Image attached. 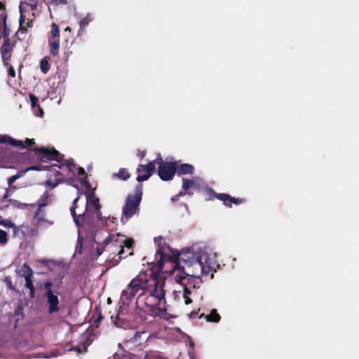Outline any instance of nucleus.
Here are the masks:
<instances>
[{"mask_svg": "<svg viewBox=\"0 0 359 359\" xmlns=\"http://www.w3.org/2000/svg\"><path fill=\"white\" fill-rule=\"evenodd\" d=\"M154 241L159 247L157 252L160 271L172 276L177 283L187 276L201 282V278L217 265V254L210 248H184L179 252L168 246H161L165 243L163 238H155Z\"/></svg>", "mask_w": 359, "mask_h": 359, "instance_id": "obj_1", "label": "nucleus"}, {"mask_svg": "<svg viewBox=\"0 0 359 359\" xmlns=\"http://www.w3.org/2000/svg\"><path fill=\"white\" fill-rule=\"evenodd\" d=\"M165 279L162 276L155 278L141 273L135 277L121 295L120 302L123 306H120V311L117 314V320L115 321L116 327H122L119 321L123 320L122 313L124 306L128 305L140 290L143 292L139 295L137 303L144 304L145 311L151 316H163L165 311Z\"/></svg>", "mask_w": 359, "mask_h": 359, "instance_id": "obj_2", "label": "nucleus"}, {"mask_svg": "<svg viewBox=\"0 0 359 359\" xmlns=\"http://www.w3.org/2000/svg\"><path fill=\"white\" fill-rule=\"evenodd\" d=\"M79 196L74 201L73 206L71 208V213L77 226H79L84 219L98 218L100 215L99 199L94 196L93 191L86 194V203L85 208H79L78 205Z\"/></svg>", "mask_w": 359, "mask_h": 359, "instance_id": "obj_3", "label": "nucleus"}, {"mask_svg": "<svg viewBox=\"0 0 359 359\" xmlns=\"http://www.w3.org/2000/svg\"><path fill=\"white\" fill-rule=\"evenodd\" d=\"M103 243L106 248H109V251L114 252V248H120L118 255L121 258L123 248L131 249L134 241L132 238H127L124 235L120 233H112L104 238Z\"/></svg>", "mask_w": 359, "mask_h": 359, "instance_id": "obj_4", "label": "nucleus"}, {"mask_svg": "<svg viewBox=\"0 0 359 359\" xmlns=\"http://www.w3.org/2000/svg\"><path fill=\"white\" fill-rule=\"evenodd\" d=\"M36 4L35 2L27 3L22 2L20 5V29L19 32H25L27 27H32V22L34 19V11L36 8Z\"/></svg>", "mask_w": 359, "mask_h": 359, "instance_id": "obj_5", "label": "nucleus"}, {"mask_svg": "<svg viewBox=\"0 0 359 359\" xmlns=\"http://www.w3.org/2000/svg\"><path fill=\"white\" fill-rule=\"evenodd\" d=\"M142 186L139 185L136 187L135 194L133 195L128 196L123 211V216L121 218V221L123 222H126L129 218L136 213L142 198Z\"/></svg>", "mask_w": 359, "mask_h": 359, "instance_id": "obj_6", "label": "nucleus"}, {"mask_svg": "<svg viewBox=\"0 0 359 359\" xmlns=\"http://www.w3.org/2000/svg\"><path fill=\"white\" fill-rule=\"evenodd\" d=\"M156 160V165H158V174L161 179L164 181L171 180L175 172V163L171 162H164L161 158Z\"/></svg>", "mask_w": 359, "mask_h": 359, "instance_id": "obj_7", "label": "nucleus"}, {"mask_svg": "<svg viewBox=\"0 0 359 359\" xmlns=\"http://www.w3.org/2000/svg\"><path fill=\"white\" fill-rule=\"evenodd\" d=\"M44 297L48 305V313H54L60 311V303L58 297V292L53 290H48L45 292Z\"/></svg>", "mask_w": 359, "mask_h": 359, "instance_id": "obj_8", "label": "nucleus"}, {"mask_svg": "<svg viewBox=\"0 0 359 359\" xmlns=\"http://www.w3.org/2000/svg\"><path fill=\"white\" fill-rule=\"evenodd\" d=\"M156 163L157 160L156 159L146 165H139L138 168H137V180L138 182H142L148 180L154 173L156 168Z\"/></svg>", "mask_w": 359, "mask_h": 359, "instance_id": "obj_9", "label": "nucleus"}, {"mask_svg": "<svg viewBox=\"0 0 359 359\" xmlns=\"http://www.w3.org/2000/svg\"><path fill=\"white\" fill-rule=\"evenodd\" d=\"M0 142L1 143H8L15 147H18L20 148H25L29 146H31L34 144V139H27L24 142L22 140H16L8 135H2L0 137Z\"/></svg>", "mask_w": 359, "mask_h": 359, "instance_id": "obj_10", "label": "nucleus"}, {"mask_svg": "<svg viewBox=\"0 0 359 359\" xmlns=\"http://www.w3.org/2000/svg\"><path fill=\"white\" fill-rule=\"evenodd\" d=\"M39 151L41 152V159L43 161H46L47 160H55L57 162H60L61 160V155L54 149L41 148Z\"/></svg>", "mask_w": 359, "mask_h": 359, "instance_id": "obj_11", "label": "nucleus"}, {"mask_svg": "<svg viewBox=\"0 0 359 359\" xmlns=\"http://www.w3.org/2000/svg\"><path fill=\"white\" fill-rule=\"evenodd\" d=\"M182 182V189L185 191H187L191 188L200 189L203 184V180L199 177H194L191 180L184 178Z\"/></svg>", "mask_w": 359, "mask_h": 359, "instance_id": "obj_12", "label": "nucleus"}, {"mask_svg": "<svg viewBox=\"0 0 359 359\" xmlns=\"http://www.w3.org/2000/svg\"><path fill=\"white\" fill-rule=\"evenodd\" d=\"M110 359H154V354L146 353L144 352L137 355L130 353H126L120 358L118 354L115 353Z\"/></svg>", "mask_w": 359, "mask_h": 359, "instance_id": "obj_13", "label": "nucleus"}, {"mask_svg": "<svg viewBox=\"0 0 359 359\" xmlns=\"http://www.w3.org/2000/svg\"><path fill=\"white\" fill-rule=\"evenodd\" d=\"M217 198L219 200L223 201L224 204L228 206H230L232 203H234L235 204H239L242 202L241 200H239L238 198H232L229 195L225 194H217Z\"/></svg>", "mask_w": 359, "mask_h": 359, "instance_id": "obj_14", "label": "nucleus"}, {"mask_svg": "<svg viewBox=\"0 0 359 359\" xmlns=\"http://www.w3.org/2000/svg\"><path fill=\"white\" fill-rule=\"evenodd\" d=\"M194 170V167L191 164L184 163L176 167L175 171L178 175H187L191 174Z\"/></svg>", "mask_w": 359, "mask_h": 359, "instance_id": "obj_15", "label": "nucleus"}, {"mask_svg": "<svg viewBox=\"0 0 359 359\" xmlns=\"http://www.w3.org/2000/svg\"><path fill=\"white\" fill-rule=\"evenodd\" d=\"M93 15L92 13H87L86 15L81 20V21L79 22L80 29L79 31V34H80L81 33L83 29L86 27H87L89 25V23L93 21Z\"/></svg>", "mask_w": 359, "mask_h": 359, "instance_id": "obj_16", "label": "nucleus"}, {"mask_svg": "<svg viewBox=\"0 0 359 359\" xmlns=\"http://www.w3.org/2000/svg\"><path fill=\"white\" fill-rule=\"evenodd\" d=\"M11 47L8 44L4 43L1 48V55L4 66L8 65V60L11 57L10 54Z\"/></svg>", "mask_w": 359, "mask_h": 359, "instance_id": "obj_17", "label": "nucleus"}, {"mask_svg": "<svg viewBox=\"0 0 359 359\" xmlns=\"http://www.w3.org/2000/svg\"><path fill=\"white\" fill-rule=\"evenodd\" d=\"M207 321L218 323L220 320L219 315L215 309H212L209 315L205 317Z\"/></svg>", "mask_w": 359, "mask_h": 359, "instance_id": "obj_18", "label": "nucleus"}, {"mask_svg": "<svg viewBox=\"0 0 359 359\" xmlns=\"http://www.w3.org/2000/svg\"><path fill=\"white\" fill-rule=\"evenodd\" d=\"M148 339V334L145 332H135L134 335V341L141 344L142 341Z\"/></svg>", "mask_w": 359, "mask_h": 359, "instance_id": "obj_19", "label": "nucleus"}, {"mask_svg": "<svg viewBox=\"0 0 359 359\" xmlns=\"http://www.w3.org/2000/svg\"><path fill=\"white\" fill-rule=\"evenodd\" d=\"M191 294V291L189 290L187 287H184L183 290L182 297L184 300L185 304H189L191 302V299L190 298Z\"/></svg>", "mask_w": 359, "mask_h": 359, "instance_id": "obj_20", "label": "nucleus"}, {"mask_svg": "<svg viewBox=\"0 0 359 359\" xmlns=\"http://www.w3.org/2000/svg\"><path fill=\"white\" fill-rule=\"evenodd\" d=\"M32 274H33V272H32V270L30 269V267L27 264H24L22 266V275L25 278L27 277L32 278Z\"/></svg>", "mask_w": 359, "mask_h": 359, "instance_id": "obj_21", "label": "nucleus"}, {"mask_svg": "<svg viewBox=\"0 0 359 359\" xmlns=\"http://www.w3.org/2000/svg\"><path fill=\"white\" fill-rule=\"evenodd\" d=\"M52 29L50 32V39H58L60 30L58 26L53 23L51 25Z\"/></svg>", "mask_w": 359, "mask_h": 359, "instance_id": "obj_22", "label": "nucleus"}, {"mask_svg": "<svg viewBox=\"0 0 359 359\" xmlns=\"http://www.w3.org/2000/svg\"><path fill=\"white\" fill-rule=\"evenodd\" d=\"M100 233L96 234L94 237L95 242L97 243V246L96 248L97 255L98 256L101 255L103 252V248L101 244H100Z\"/></svg>", "mask_w": 359, "mask_h": 359, "instance_id": "obj_23", "label": "nucleus"}, {"mask_svg": "<svg viewBox=\"0 0 359 359\" xmlns=\"http://www.w3.org/2000/svg\"><path fill=\"white\" fill-rule=\"evenodd\" d=\"M0 225L3 226L4 227H6V228L15 227L14 224L11 221L3 219V217L1 215H0Z\"/></svg>", "mask_w": 359, "mask_h": 359, "instance_id": "obj_24", "label": "nucleus"}, {"mask_svg": "<svg viewBox=\"0 0 359 359\" xmlns=\"http://www.w3.org/2000/svg\"><path fill=\"white\" fill-rule=\"evenodd\" d=\"M49 64L46 59L41 60L40 62V68L43 73L46 74L49 69Z\"/></svg>", "mask_w": 359, "mask_h": 359, "instance_id": "obj_25", "label": "nucleus"}, {"mask_svg": "<svg viewBox=\"0 0 359 359\" xmlns=\"http://www.w3.org/2000/svg\"><path fill=\"white\" fill-rule=\"evenodd\" d=\"M8 242L7 233L0 229V245H4Z\"/></svg>", "mask_w": 359, "mask_h": 359, "instance_id": "obj_26", "label": "nucleus"}, {"mask_svg": "<svg viewBox=\"0 0 359 359\" xmlns=\"http://www.w3.org/2000/svg\"><path fill=\"white\" fill-rule=\"evenodd\" d=\"M25 279V287L29 288L30 290V292L32 294H33L34 292V286L32 284V278L27 277Z\"/></svg>", "mask_w": 359, "mask_h": 359, "instance_id": "obj_27", "label": "nucleus"}, {"mask_svg": "<svg viewBox=\"0 0 359 359\" xmlns=\"http://www.w3.org/2000/svg\"><path fill=\"white\" fill-rule=\"evenodd\" d=\"M117 176L123 180H127L129 177V174L125 169H121L117 174Z\"/></svg>", "mask_w": 359, "mask_h": 359, "instance_id": "obj_28", "label": "nucleus"}, {"mask_svg": "<svg viewBox=\"0 0 359 359\" xmlns=\"http://www.w3.org/2000/svg\"><path fill=\"white\" fill-rule=\"evenodd\" d=\"M49 43H50V47L59 48V46H60L59 39H50Z\"/></svg>", "mask_w": 359, "mask_h": 359, "instance_id": "obj_29", "label": "nucleus"}, {"mask_svg": "<svg viewBox=\"0 0 359 359\" xmlns=\"http://www.w3.org/2000/svg\"><path fill=\"white\" fill-rule=\"evenodd\" d=\"M29 97H30L32 107L33 108L38 107L37 106L38 98L36 96H34V95H30Z\"/></svg>", "mask_w": 359, "mask_h": 359, "instance_id": "obj_30", "label": "nucleus"}, {"mask_svg": "<svg viewBox=\"0 0 359 359\" xmlns=\"http://www.w3.org/2000/svg\"><path fill=\"white\" fill-rule=\"evenodd\" d=\"M36 109L34 111V114L37 116L42 117L43 115V111L40 107H36Z\"/></svg>", "mask_w": 359, "mask_h": 359, "instance_id": "obj_31", "label": "nucleus"}, {"mask_svg": "<svg viewBox=\"0 0 359 359\" xmlns=\"http://www.w3.org/2000/svg\"><path fill=\"white\" fill-rule=\"evenodd\" d=\"M57 184L58 182L57 181L52 182L50 180H47L46 182V185L51 188H55L57 185Z\"/></svg>", "mask_w": 359, "mask_h": 359, "instance_id": "obj_32", "label": "nucleus"}, {"mask_svg": "<svg viewBox=\"0 0 359 359\" xmlns=\"http://www.w3.org/2000/svg\"><path fill=\"white\" fill-rule=\"evenodd\" d=\"M19 178V175H13L12 177H11L8 180V183L9 185H11L13 182H15V180H17Z\"/></svg>", "mask_w": 359, "mask_h": 359, "instance_id": "obj_33", "label": "nucleus"}, {"mask_svg": "<svg viewBox=\"0 0 359 359\" xmlns=\"http://www.w3.org/2000/svg\"><path fill=\"white\" fill-rule=\"evenodd\" d=\"M6 67H8V74L12 77H15V72L13 67L9 65Z\"/></svg>", "mask_w": 359, "mask_h": 359, "instance_id": "obj_34", "label": "nucleus"}, {"mask_svg": "<svg viewBox=\"0 0 359 359\" xmlns=\"http://www.w3.org/2000/svg\"><path fill=\"white\" fill-rule=\"evenodd\" d=\"M114 217H108L102 220V222H105V225L109 226L110 223H114Z\"/></svg>", "mask_w": 359, "mask_h": 359, "instance_id": "obj_35", "label": "nucleus"}, {"mask_svg": "<svg viewBox=\"0 0 359 359\" xmlns=\"http://www.w3.org/2000/svg\"><path fill=\"white\" fill-rule=\"evenodd\" d=\"M51 3L55 5L66 4L67 0H51Z\"/></svg>", "mask_w": 359, "mask_h": 359, "instance_id": "obj_36", "label": "nucleus"}, {"mask_svg": "<svg viewBox=\"0 0 359 359\" xmlns=\"http://www.w3.org/2000/svg\"><path fill=\"white\" fill-rule=\"evenodd\" d=\"M51 285H52V283L51 282H46L44 284H43V287H44V289L46 291H48V290H52L51 289Z\"/></svg>", "mask_w": 359, "mask_h": 359, "instance_id": "obj_37", "label": "nucleus"}, {"mask_svg": "<svg viewBox=\"0 0 359 359\" xmlns=\"http://www.w3.org/2000/svg\"><path fill=\"white\" fill-rule=\"evenodd\" d=\"M50 54L53 55H57L58 54V48L50 47Z\"/></svg>", "mask_w": 359, "mask_h": 359, "instance_id": "obj_38", "label": "nucleus"}, {"mask_svg": "<svg viewBox=\"0 0 359 359\" xmlns=\"http://www.w3.org/2000/svg\"><path fill=\"white\" fill-rule=\"evenodd\" d=\"M76 170H77V172H78V175L81 177H83L84 175H85V170L83 168H76Z\"/></svg>", "mask_w": 359, "mask_h": 359, "instance_id": "obj_39", "label": "nucleus"}, {"mask_svg": "<svg viewBox=\"0 0 359 359\" xmlns=\"http://www.w3.org/2000/svg\"><path fill=\"white\" fill-rule=\"evenodd\" d=\"M41 168L39 167H37V166H31L29 168H27L26 170H25V172L27 171H29V170H40Z\"/></svg>", "mask_w": 359, "mask_h": 359, "instance_id": "obj_40", "label": "nucleus"}, {"mask_svg": "<svg viewBox=\"0 0 359 359\" xmlns=\"http://www.w3.org/2000/svg\"><path fill=\"white\" fill-rule=\"evenodd\" d=\"M184 194H185V193H184V192H180L178 195H176V196H173V197L172 198V201H177V200L179 199L180 196H182V195H184Z\"/></svg>", "mask_w": 359, "mask_h": 359, "instance_id": "obj_41", "label": "nucleus"}, {"mask_svg": "<svg viewBox=\"0 0 359 359\" xmlns=\"http://www.w3.org/2000/svg\"><path fill=\"white\" fill-rule=\"evenodd\" d=\"M7 285L11 289L12 288V283L10 280L7 281Z\"/></svg>", "mask_w": 359, "mask_h": 359, "instance_id": "obj_42", "label": "nucleus"}, {"mask_svg": "<svg viewBox=\"0 0 359 359\" xmlns=\"http://www.w3.org/2000/svg\"><path fill=\"white\" fill-rule=\"evenodd\" d=\"M65 31L66 32H71V28L69 27H67L66 29H65Z\"/></svg>", "mask_w": 359, "mask_h": 359, "instance_id": "obj_43", "label": "nucleus"}, {"mask_svg": "<svg viewBox=\"0 0 359 359\" xmlns=\"http://www.w3.org/2000/svg\"><path fill=\"white\" fill-rule=\"evenodd\" d=\"M140 156H141L142 158H143V157L144 156V152H142V153L140 154Z\"/></svg>", "mask_w": 359, "mask_h": 359, "instance_id": "obj_44", "label": "nucleus"}, {"mask_svg": "<svg viewBox=\"0 0 359 359\" xmlns=\"http://www.w3.org/2000/svg\"><path fill=\"white\" fill-rule=\"evenodd\" d=\"M107 302H108L109 304H110V303H111V299H110V298H108V299H107Z\"/></svg>", "mask_w": 359, "mask_h": 359, "instance_id": "obj_45", "label": "nucleus"}, {"mask_svg": "<svg viewBox=\"0 0 359 359\" xmlns=\"http://www.w3.org/2000/svg\"><path fill=\"white\" fill-rule=\"evenodd\" d=\"M39 212H37V213L36 214V216H35V217H39Z\"/></svg>", "mask_w": 359, "mask_h": 359, "instance_id": "obj_46", "label": "nucleus"}]
</instances>
